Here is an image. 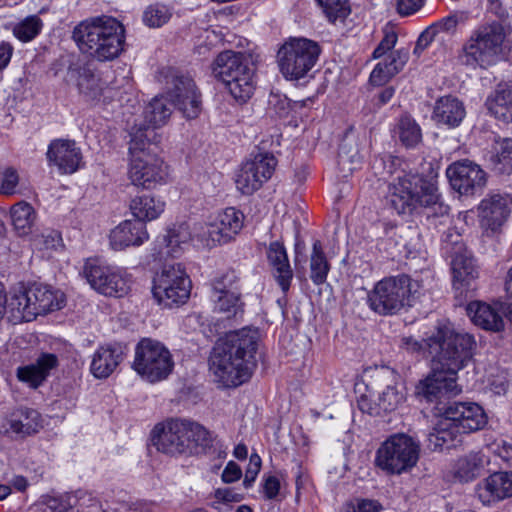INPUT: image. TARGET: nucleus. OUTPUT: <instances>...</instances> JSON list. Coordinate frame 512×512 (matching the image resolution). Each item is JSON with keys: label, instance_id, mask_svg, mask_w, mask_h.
I'll use <instances>...</instances> for the list:
<instances>
[{"label": "nucleus", "instance_id": "f257e3e1", "mask_svg": "<svg viewBox=\"0 0 512 512\" xmlns=\"http://www.w3.org/2000/svg\"><path fill=\"white\" fill-rule=\"evenodd\" d=\"M257 330L243 328L221 339L210 357V370L225 387H237L248 381L255 367L258 348Z\"/></svg>", "mask_w": 512, "mask_h": 512}, {"label": "nucleus", "instance_id": "f03ea898", "mask_svg": "<svg viewBox=\"0 0 512 512\" xmlns=\"http://www.w3.org/2000/svg\"><path fill=\"white\" fill-rule=\"evenodd\" d=\"M72 38L83 53L98 61H110L124 50L125 29L117 19L103 15L80 22Z\"/></svg>", "mask_w": 512, "mask_h": 512}, {"label": "nucleus", "instance_id": "7ed1b4c3", "mask_svg": "<svg viewBox=\"0 0 512 512\" xmlns=\"http://www.w3.org/2000/svg\"><path fill=\"white\" fill-rule=\"evenodd\" d=\"M435 370L458 374L472 360L476 349L473 335L443 325L425 340Z\"/></svg>", "mask_w": 512, "mask_h": 512}, {"label": "nucleus", "instance_id": "20e7f679", "mask_svg": "<svg viewBox=\"0 0 512 512\" xmlns=\"http://www.w3.org/2000/svg\"><path fill=\"white\" fill-rule=\"evenodd\" d=\"M387 199L399 215H412L420 208L439 204L441 195L436 176L425 178L418 173L404 172L389 184Z\"/></svg>", "mask_w": 512, "mask_h": 512}, {"label": "nucleus", "instance_id": "39448f33", "mask_svg": "<svg viewBox=\"0 0 512 512\" xmlns=\"http://www.w3.org/2000/svg\"><path fill=\"white\" fill-rule=\"evenodd\" d=\"M507 58L505 28L497 21L483 23L473 29L460 53L461 62L473 69H487Z\"/></svg>", "mask_w": 512, "mask_h": 512}, {"label": "nucleus", "instance_id": "423d86ee", "mask_svg": "<svg viewBox=\"0 0 512 512\" xmlns=\"http://www.w3.org/2000/svg\"><path fill=\"white\" fill-rule=\"evenodd\" d=\"M152 442L158 451L176 456L192 454L210 443V433L202 425L188 420L170 419L152 430Z\"/></svg>", "mask_w": 512, "mask_h": 512}, {"label": "nucleus", "instance_id": "0eeeda50", "mask_svg": "<svg viewBox=\"0 0 512 512\" xmlns=\"http://www.w3.org/2000/svg\"><path fill=\"white\" fill-rule=\"evenodd\" d=\"M250 55L243 51L225 50L217 55L212 71L239 102H246L253 95L254 72L249 65Z\"/></svg>", "mask_w": 512, "mask_h": 512}, {"label": "nucleus", "instance_id": "6e6552de", "mask_svg": "<svg viewBox=\"0 0 512 512\" xmlns=\"http://www.w3.org/2000/svg\"><path fill=\"white\" fill-rule=\"evenodd\" d=\"M363 385L366 393L360 395L358 407L370 415L392 412L405 401L404 387L397 381L393 371L376 370Z\"/></svg>", "mask_w": 512, "mask_h": 512}, {"label": "nucleus", "instance_id": "1a4fd4ad", "mask_svg": "<svg viewBox=\"0 0 512 512\" xmlns=\"http://www.w3.org/2000/svg\"><path fill=\"white\" fill-rule=\"evenodd\" d=\"M418 286L417 282L405 274L386 277L378 281L368 293V305L379 315L396 314L402 308L412 305L411 299Z\"/></svg>", "mask_w": 512, "mask_h": 512}, {"label": "nucleus", "instance_id": "9d476101", "mask_svg": "<svg viewBox=\"0 0 512 512\" xmlns=\"http://www.w3.org/2000/svg\"><path fill=\"white\" fill-rule=\"evenodd\" d=\"M321 48L308 38L291 37L277 52L279 70L285 79L298 81L309 75L315 67Z\"/></svg>", "mask_w": 512, "mask_h": 512}, {"label": "nucleus", "instance_id": "9b49d317", "mask_svg": "<svg viewBox=\"0 0 512 512\" xmlns=\"http://www.w3.org/2000/svg\"><path fill=\"white\" fill-rule=\"evenodd\" d=\"M174 361L163 343L142 338L135 347L132 368L150 383L166 379L172 372Z\"/></svg>", "mask_w": 512, "mask_h": 512}, {"label": "nucleus", "instance_id": "f8f14e48", "mask_svg": "<svg viewBox=\"0 0 512 512\" xmlns=\"http://www.w3.org/2000/svg\"><path fill=\"white\" fill-rule=\"evenodd\" d=\"M419 459V445L406 434H394L378 448L375 464L389 474H401L414 467Z\"/></svg>", "mask_w": 512, "mask_h": 512}, {"label": "nucleus", "instance_id": "ddd939ff", "mask_svg": "<svg viewBox=\"0 0 512 512\" xmlns=\"http://www.w3.org/2000/svg\"><path fill=\"white\" fill-rule=\"evenodd\" d=\"M191 280L181 263L166 264L155 277L152 293L164 307L179 306L189 299Z\"/></svg>", "mask_w": 512, "mask_h": 512}, {"label": "nucleus", "instance_id": "4468645a", "mask_svg": "<svg viewBox=\"0 0 512 512\" xmlns=\"http://www.w3.org/2000/svg\"><path fill=\"white\" fill-rule=\"evenodd\" d=\"M82 275L94 290L105 296L121 297L130 288L123 268L106 264L98 258L87 259Z\"/></svg>", "mask_w": 512, "mask_h": 512}, {"label": "nucleus", "instance_id": "2eb2a0df", "mask_svg": "<svg viewBox=\"0 0 512 512\" xmlns=\"http://www.w3.org/2000/svg\"><path fill=\"white\" fill-rule=\"evenodd\" d=\"M166 94L169 101L187 119H195L201 112V94L194 80L174 70L166 75Z\"/></svg>", "mask_w": 512, "mask_h": 512}, {"label": "nucleus", "instance_id": "dca6fc26", "mask_svg": "<svg viewBox=\"0 0 512 512\" xmlns=\"http://www.w3.org/2000/svg\"><path fill=\"white\" fill-rule=\"evenodd\" d=\"M243 225V213L234 207H229L218 213L213 222L205 227L200 226L202 234H198L197 238L204 247L212 248L233 240L242 230Z\"/></svg>", "mask_w": 512, "mask_h": 512}, {"label": "nucleus", "instance_id": "f3484780", "mask_svg": "<svg viewBox=\"0 0 512 512\" xmlns=\"http://www.w3.org/2000/svg\"><path fill=\"white\" fill-rule=\"evenodd\" d=\"M276 166L277 159L272 153L251 154V158L242 164L236 176L237 188L243 194H252L272 177Z\"/></svg>", "mask_w": 512, "mask_h": 512}, {"label": "nucleus", "instance_id": "a211bd4d", "mask_svg": "<svg viewBox=\"0 0 512 512\" xmlns=\"http://www.w3.org/2000/svg\"><path fill=\"white\" fill-rule=\"evenodd\" d=\"M43 428L41 414L30 407L19 406L9 411L1 420L0 434L11 439H24Z\"/></svg>", "mask_w": 512, "mask_h": 512}, {"label": "nucleus", "instance_id": "6ab92c4d", "mask_svg": "<svg viewBox=\"0 0 512 512\" xmlns=\"http://www.w3.org/2000/svg\"><path fill=\"white\" fill-rule=\"evenodd\" d=\"M446 175L451 187L461 195H474L486 185V173L476 163L464 159L448 166Z\"/></svg>", "mask_w": 512, "mask_h": 512}, {"label": "nucleus", "instance_id": "aec40b11", "mask_svg": "<svg viewBox=\"0 0 512 512\" xmlns=\"http://www.w3.org/2000/svg\"><path fill=\"white\" fill-rule=\"evenodd\" d=\"M167 176V165L154 154L130 159L129 178L136 186L152 189L157 185L164 184Z\"/></svg>", "mask_w": 512, "mask_h": 512}, {"label": "nucleus", "instance_id": "412c9836", "mask_svg": "<svg viewBox=\"0 0 512 512\" xmlns=\"http://www.w3.org/2000/svg\"><path fill=\"white\" fill-rule=\"evenodd\" d=\"M512 209V196L494 194L484 198L478 207L480 226L488 234L497 232L507 221Z\"/></svg>", "mask_w": 512, "mask_h": 512}, {"label": "nucleus", "instance_id": "4be33fe9", "mask_svg": "<svg viewBox=\"0 0 512 512\" xmlns=\"http://www.w3.org/2000/svg\"><path fill=\"white\" fill-rule=\"evenodd\" d=\"M443 413L464 434L478 431L487 424L483 408L473 402L450 403Z\"/></svg>", "mask_w": 512, "mask_h": 512}, {"label": "nucleus", "instance_id": "5701e85b", "mask_svg": "<svg viewBox=\"0 0 512 512\" xmlns=\"http://www.w3.org/2000/svg\"><path fill=\"white\" fill-rule=\"evenodd\" d=\"M148 239L146 224L136 219L120 222L109 234L110 247L115 251L141 246Z\"/></svg>", "mask_w": 512, "mask_h": 512}, {"label": "nucleus", "instance_id": "b1692460", "mask_svg": "<svg viewBox=\"0 0 512 512\" xmlns=\"http://www.w3.org/2000/svg\"><path fill=\"white\" fill-rule=\"evenodd\" d=\"M476 496L484 504L512 497V472H496L479 482Z\"/></svg>", "mask_w": 512, "mask_h": 512}, {"label": "nucleus", "instance_id": "393cba45", "mask_svg": "<svg viewBox=\"0 0 512 512\" xmlns=\"http://www.w3.org/2000/svg\"><path fill=\"white\" fill-rule=\"evenodd\" d=\"M47 158L62 173L72 174L78 170L82 154L75 141L57 139L50 143Z\"/></svg>", "mask_w": 512, "mask_h": 512}, {"label": "nucleus", "instance_id": "a878e982", "mask_svg": "<svg viewBox=\"0 0 512 512\" xmlns=\"http://www.w3.org/2000/svg\"><path fill=\"white\" fill-rule=\"evenodd\" d=\"M435 368L431 362L429 375L417 386L418 393L431 402L444 394L459 392L456 384L457 375L446 370L436 371Z\"/></svg>", "mask_w": 512, "mask_h": 512}, {"label": "nucleus", "instance_id": "bb28decb", "mask_svg": "<svg viewBox=\"0 0 512 512\" xmlns=\"http://www.w3.org/2000/svg\"><path fill=\"white\" fill-rule=\"evenodd\" d=\"M127 347L121 343H113L99 347L92 358L90 370L96 378H107L124 360Z\"/></svg>", "mask_w": 512, "mask_h": 512}, {"label": "nucleus", "instance_id": "cd10ccee", "mask_svg": "<svg viewBox=\"0 0 512 512\" xmlns=\"http://www.w3.org/2000/svg\"><path fill=\"white\" fill-rule=\"evenodd\" d=\"M58 365L55 354H41L34 363L17 368L16 376L19 381L30 388L36 389L47 379L50 371Z\"/></svg>", "mask_w": 512, "mask_h": 512}, {"label": "nucleus", "instance_id": "c85d7f7f", "mask_svg": "<svg viewBox=\"0 0 512 512\" xmlns=\"http://www.w3.org/2000/svg\"><path fill=\"white\" fill-rule=\"evenodd\" d=\"M71 77H75L79 93L87 101H103L111 97L112 89L107 87L105 83L90 69L79 67L70 69Z\"/></svg>", "mask_w": 512, "mask_h": 512}, {"label": "nucleus", "instance_id": "c756f323", "mask_svg": "<svg viewBox=\"0 0 512 512\" xmlns=\"http://www.w3.org/2000/svg\"><path fill=\"white\" fill-rule=\"evenodd\" d=\"M267 259L275 281L282 292L287 293L293 279V271L284 245L279 241L271 242L267 249Z\"/></svg>", "mask_w": 512, "mask_h": 512}, {"label": "nucleus", "instance_id": "7c9ffc66", "mask_svg": "<svg viewBox=\"0 0 512 512\" xmlns=\"http://www.w3.org/2000/svg\"><path fill=\"white\" fill-rule=\"evenodd\" d=\"M462 433L458 427L442 413L436 426L428 434V448L432 450H449L457 447L462 442Z\"/></svg>", "mask_w": 512, "mask_h": 512}, {"label": "nucleus", "instance_id": "2f4dec72", "mask_svg": "<svg viewBox=\"0 0 512 512\" xmlns=\"http://www.w3.org/2000/svg\"><path fill=\"white\" fill-rule=\"evenodd\" d=\"M465 115L463 103L458 98L449 95L436 101L432 118L437 124L455 128L461 124Z\"/></svg>", "mask_w": 512, "mask_h": 512}, {"label": "nucleus", "instance_id": "473e14b6", "mask_svg": "<svg viewBox=\"0 0 512 512\" xmlns=\"http://www.w3.org/2000/svg\"><path fill=\"white\" fill-rule=\"evenodd\" d=\"M4 312L8 314L11 322H30L34 320L33 314L30 313L32 307L28 288L20 285L12 289L7 299L4 298Z\"/></svg>", "mask_w": 512, "mask_h": 512}, {"label": "nucleus", "instance_id": "72a5a7b5", "mask_svg": "<svg viewBox=\"0 0 512 512\" xmlns=\"http://www.w3.org/2000/svg\"><path fill=\"white\" fill-rule=\"evenodd\" d=\"M489 462V457L483 452L471 451L455 461L454 477L460 482H470L482 474Z\"/></svg>", "mask_w": 512, "mask_h": 512}, {"label": "nucleus", "instance_id": "f704fd0d", "mask_svg": "<svg viewBox=\"0 0 512 512\" xmlns=\"http://www.w3.org/2000/svg\"><path fill=\"white\" fill-rule=\"evenodd\" d=\"M28 295H30L31 305L29 307L35 319L38 315H44L51 311L58 310L63 305L62 295L58 296L47 286L41 284H33L28 287Z\"/></svg>", "mask_w": 512, "mask_h": 512}, {"label": "nucleus", "instance_id": "c9c22d12", "mask_svg": "<svg viewBox=\"0 0 512 512\" xmlns=\"http://www.w3.org/2000/svg\"><path fill=\"white\" fill-rule=\"evenodd\" d=\"M467 314L475 325L484 330L499 332L504 328L502 316L489 304L471 302L467 306Z\"/></svg>", "mask_w": 512, "mask_h": 512}, {"label": "nucleus", "instance_id": "e433bc0d", "mask_svg": "<svg viewBox=\"0 0 512 512\" xmlns=\"http://www.w3.org/2000/svg\"><path fill=\"white\" fill-rule=\"evenodd\" d=\"M165 202L156 196L143 194L130 201V211L136 220L146 223L157 219L165 210Z\"/></svg>", "mask_w": 512, "mask_h": 512}, {"label": "nucleus", "instance_id": "4c0bfd02", "mask_svg": "<svg viewBox=\"0 0 512 512\" xmlns=\"http://www.w3.org/2000/svg\"><path fill=\"white\" fill-rule=\"evenodd\" d=\"M486 106L495 118L512 121V85L499 84L487 98Z\"/></svg>", "mask_w": 512, "mask_h": 512}, {"label": "nucleus", "instance_id": "58836bf2", "mask_svg": "<svg viewBox=\"0 0 512 512\" xmlns=\"http://www.w3.org/2000/svg\"><path fill=\"white\" fill-rule=\"evenodd\" d=\"M453 286L456 290L470 289L478 277V270L473 258L457 254L452 260Z\"/></svg>", "mask_w": 512, "mask_h": 512}, {"label": "nucleus", "instance_id": "ea45409f", "mask_svg": "<svg viewBox=\"0 0 512 512\" xmlns=\"http://www.w3.org/2000/svg\"><path fill=\"white\" fill-rule=\"evenodd\" d=\"M469 19V13L466 11H454L449 15L431 24L420 36L419 41L423 39L431 41L439 33L454 34L457 27L465 25Z\"/></svg>", "mask_w": 512, "mask_h": 512}, {"label": "nucleus", "instance_id": "a19ab883", "mask_svg": "<svg viewBox=\"0 0 512 512\" xmlns=\"http://www.w3.org/2000/svg\"><path fill=\"white\" fill-rule=\"evenodd\" d=\"M194 236L192 231L187 223H180L178 225H174L167 232L165 237L166 245H167V253L172 257H177L184 249V246H187L189 242L197 238L200 232H197V227H194Z\"/></svg>", "mask_w": 512, "mask_h": 512}, {"label": "nucleus", "instance_id": "79ce46f5", "mask_svg": "<svg viewBox=\"0 0 512 512\" xmlns=\"http://www.w3.org/2000/svg\"><path fill=\"white\" fill-rule=\"evenodd\" d=\"M171 105L170 101L164 96L154 97L144 109L145 121L153 129L165 125L172 114Z\"/></svg>", "mask_w": 512, "mask_h": 512}, {"label": "nucleus", "instance_id": "37998d69", "mask_svg": "<svg viewBox=\"0 0 512 512\" xmlns=\"http://www.w3.org/2000/svg\"><path fill=\"white\" fill-rule=\"evenodd\" d=\"M394 133L406 148H415L422 140L421 128L410 115L398 119Z\"/></svg>", "mask_w": 512, "mask_h": 512}, {"label": "nucleus", "instance_id": "c03bdc74", "mask_svg": "<svg viewBox=\"0 0 512 512\" xmlns=\"http://www.w3.org/2000/svg\"><path fill=\"white\" fill-rule=\"evenodd\" d=\"M10 215L14 229L19 236H25L31 232L36 219V212L31 204L25 201L14 204Z\"/></svg>", "mask_w": 512, "mask_h": 512}, {"label": "nucleus", "instance_id": "a18cd8bd", "mask_svg": "<svg viewBox=\"0 0 512 512\" xmlns=\"http://www.w3.org/2000/svg\"><path fill=\"white\" fill-rule=\"evenodd\" d=\"M156 133L150 126L134 125L130 130L129 153L132 158L151 154L148 147Z\"/></svg>", "mask_w": 512, "mask_h": 512}, {"label": "nucleus", "instance_id": "49530a36", "mask_svg": "<svg viewBox=\"0 0 512 512\" xmlns=\"http://www.w3.org/2000/svg\"><path fill=\"white\" fill-rule=\"evenodd\" d=\"M330 271V264L320 240H315L310 255V278L315 285L323 284Z\"/></svg>", "mask_w": 512, "mask_h": 512}, {"label": "nucleus", "instance_id": "de8ad7c7", "mask_svg": "<svg viewBox=\"0 0 512 512\" xmlns=\"http://www.w3.org/2000/svg\"><path fill=\"white\" fill-rule=\"evenodd\" d=\"M214 310L225 314L229 319L243 313V303L240 299L239 291H230V293H213Z\"/></svg>", "mask_w": 512, "mask_h": 512}, {"label": "nucleus", "instance_id": "09e8293b", "mask_svg": "<svg viewBox=\"0 0 512 512\" xmlns=\"http://www.w3.org/2000/svg\"><path fill=\"white\" fill-rule=\"evenodd\" d=\"M495 154L491 161L494 169L501 174H509L512 171V139L497 140L494 147Z\"/></svg>", "mask_w": 512, "mask_h": 512}, {"label": "nucleus", "instance_id": "8fccbe9b", "mask_svg": "<svg viewBox=\"0 0 512 512\" xmlns=\"http://www.w3.org/2000/svg\"><path fill=\"white\" fill-rule=\"evenodd\" d=\"M361 156L357 147L344 140L339 147L338 165L344 176H348L361 164Z\"/></svg>", "mask_w": 512, "mask_h": 512}, {"label": "nucleus", "instance_id": "3c124183", "mask_svg": "<svg viewBox=\"0 0 512 512\" xmlns=\"http://www.w3.org/2000/svg\"><path fill=\"white\" fill-rule=\"evenodd\" d=\"M43 22L37 15L26 17L14 29V35L23 42L33 40L42 30Z\"/></svg>", "mask_w": 512, "mask_h": 512}, {"label": "nucleus", "instance_id": "603ef678", "mask_svg": "<svg viewBox=\"0 0 512 512\" xmlns=\"http://www.w3.org/2000/svg\"><path fill=\"white\" fill-rule=\"evenodd\" d=\"M171 15V10L166 5L155 3L146 8L143 21L149 27H161L168 22Z\"/></svg>", "mask_w": 512, "mask_h": 512}, {"label": "nucleus", "instance_id": "864d4df0", "mask_svg": "<svg viewBox=\"0 0 512 512\" xmlns=\"http://www.w3.org/2000/svg\"><path fill=\"white\" fill-rule=\"evenodd\" d=\"M330 22L344 20L350 13L348 0H316Z\"/></svg>", "mask_w": 512, "mask_h": 512}, {"label": "nucleus", "instance_id": "5fc2aeb1", "mask_svg": "<svg viewBox=\"0 0 512 512\" xmlns=\"http://www.w3.org/2000/svg\"><path fill=\"white\" fill-rule=\"evenodd\" d=\"M43 512H74L71 497L47 494L40 498Z\"/></svg>", "mask_w": 512, "mask_h": 512}, {"label": "nucleus", "instance_id": "6e6d98bb", "mask_svg": "<svg viewBox=\"0 0 512 512\" xmlns=\"http://www.w3.org/2000/svg\"><path fill=\"white\" fill-rule=\"evenodd\" d=\"M239 277L235 271L229 270L221 276L215 278L212 283L213 293H230V291H239Z\"/></svg>", "mask_w": 512, "mask_h": 512}, {"label": "nucleus", "instance_id": "4d7b16f0", "mask_svg": "<svg viewBox=\"0 0 512 512\" xmlns=\"http://www.w3.org/2000/svg\"><path fill=\"white\" fill-rule=\"evenodd\" d=\"M383 33L384 37L373 52L374 58L384 56L388 51L392 50L397 43V33L391 27H385Z\"/></svg>", "mask_w": 512, "mask_h": 512}, {"label": "nucleus", "instance_id": "13d9d810", "mask_svg": "<svg viewBox=\"0 0 512 512\" xmlns=\"http://www.w3.org/2000/svg\"><path fill=\"white\" fill-rule=\"evenodd\" d=\"M18 183L19 175L17 171L12 167L6 168L2 173L0 193L4 195L15 194Z\"/></svg>", "mask_w": 512, "mask_h": 512}, {"label": "nucleus", "instance_id": "bf43d9fd", "mask_svg": "<svg viewBox=\"0 0 512 512\" xmlns=\"http://www.w3.org/2000/svg\"><path fill=\"white\" fill-rule=\"evenodd\" d=\"M260 469H261L260 456L258 454H252L250 456L249 465H248V468L246 469L245 477L243 480V485L245 488H250L253 485L258 473L260 472Z\"/></svg>", "mask_w": 512, "mask_h": 512}, {"label": "nucleus", "instance_id": "052dcab7", "mask_svg": "<svg viewBox=\"0 0 512 512\" xmlns=\"http://www.w3.org/2000/svg\"><path fill=\"white\" fill-rule=\"evenodd\" d=\"M425 0H397L396 10L400 16H410L424 6Z\"/></svg>", "mask_w": 512, "mask_h": 512}, {"label": "nucleus", "instance_id": "680f3d73", "mask_svg": "<svg viewBox=\"0 0 512 512\" xmlns=\"http://www.w3.org/2000/svg\"><path fill=\"white\" fill-rule=\"evenodd\" d=\"M381 506L373 500H359L356 504L348 503L343 512H379Z\"/></svg>", "mask_w": 512, "mask_h": 512}, {"label": "nucleus", "instance_id": "e2e57ef3", "mask_svg": "<svg viewBox=\"0 0 512 512\" xmlns=\"http://www.w3.org/2000/svg\"><path fill=\"white\" fill-rule=\"evenodd\" d=\"M395 76V71L392 70V73L387 70V68H383L382 65H376L370 75V82L373 85L381 86L387 83L391 78Z\"/></svg>", "mask_w": 512, "mask_h": 512}, {"label": "nucleus", "instance_id": "0e129e2a", "mask_svg": "<svg viewBox=\"0 0 512 512\" xmlns=\"http://www.w3.org/2000/svg\"><path fill=\"white\" fill-rule=\"evenodd\" d=\"M262 488L266 499H275L279 494L280 481L276 476L270 475L265 478Z\"/></svg>", "mask_w": 512, "mask_h": 512}, {"label": "nucleus", "instance_id": "69168bd1", "mask_svg": "<svg viewBox=\"0 0 512 512\" xmlns=\"http://www.w3.org/2000/svg\"><path fill=\"white\" fill-rule=\"evenodd\" d=\"M242 476V470L234 461H229L224 468L221 478L225 483H233L238 481Z\"/></svg>", "mask_w": 512, "mask_h": 512}, {"label": "nucleus", "instance_id": "338daca9", "mask_svg": "<svg viewBox=\"0 0 512 512\" xmlns=\"http://www.w3.org/2000/svg\"><path fill=\"white\" fill-rule=\"evenodd\" d=\"M392 66H395L397 72L399 73L407 63L409 59V51L407 49H398L390 53V55L386 58Z\"/></svg>", "mask_w": 512, "mask_h": 512}, {"label": "nucleus", "instance_id": "774afa93", "mask_svg": "<svg viewBox=\"0 0 512 512\" xmlns=\"http://www.w3.org/2000/svg\"><path fill=\"white\" fill-rule=\"evenodd\" d=\"M215 497L222 502H239L242 497L230 488H219L215 491Z\"/></svg>", "mask_w": 512, "mask_h": 512}]
</instances>
